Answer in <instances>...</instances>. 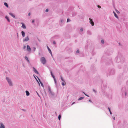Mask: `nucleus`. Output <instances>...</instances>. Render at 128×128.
Instances as JSON below:
<instances>
[{"label": "nucleus", "mask_w": 128, "mask_h": 128, "mask_svg": "<svg viewBox=\"0 0 128 128\" xmlns=\"http://www.w3.org/2000/svg\"><path fill=\"white\" fill-rule=\"evenodd\" d=\"M64 24V20L62 19H60L59 22V24L60 26H62Z\"/></svg>", "instance_id": "1"}, {"label": "nucleus", "mask_w": 128, "mask_h": 128, "mask_svg": "<svg viewBox=\"0 0 128 128\" xmlns=\"http://www.w3.org/2000/svg\"><path fill=\"white\" fill-rule=\"evenodd\" d=\"M40 61L43 64H44L46 63V61L44 57L41 58L40 59Z\"/></svg>", "instance_id": "2"}, {"label": "nucleus", "mask_w": 128, "mask_h": 128, "mask_svg": "<svg viewBox=\"0 0 128 128\" xmlns=\"http://www.w3.org/2000/svg\"><path fill=\"white\" fill-rule=\"evenodd\" d=\"M6 80H7L10 86H11L12 85V84L10 80L8 78H6Z\"/></svg>", "instance_id": "3"}, {"label": "nucleus", "mask_w": 128, "mask_h": 128, "mask_svg": "<svg viewBox=\"0 0 128 128\" xmlns=\"http://www.w3.org/2000/svg\"><path fill=\"white\" fill-rule=\"evenodd\" d=\"M89 20H90V23L92 26H94V23L93 21L91 19V18H89Z\"/></svg>", "instance_id": "4"}, {"label": "nucleus", "mask_w": 128, "mask_h": 128, "mask_svg": "<svg viewBox=\"0 0 128 128\" xmlns=\"http://www.w3.org/2000/svg\"><path fill=\"white\" fill-rule=\"evenodd\" d=\"M29 39L28 37V36H27L25 38L23 39V42H26L28 40H29Z\"/></svg>", "instance_id": "5"}, {"label": "nucleus", "mask_w": 128, "mask_h": 128, "mask_svg": "<svg viewBox=\"0 0 128 128\" xmlns=\"http://www.w3.org/2000/svg\"><path fill=\"white\" fill-rule=\"evenodd\" d=\"M21 24H22V26H21V27L23 28L24 29H26V27L25 25L23 23H21Z\"/></svg>", "instance_id": "6"}, {"label": "nucleus", "mask_w": 128, "mask_h": 128, "mask_svg": "<svg viewBox=\"0 0 128 128\" xmlns=\"http://www.w3.org/2000/svg\"><path fill=\"white\" fill-rule=\"evenodd\" d=\"M9 14L10 16H11L13 18H16L14 15L13 14L10 12L9 13Z\"/></svg>", "instance_id": "7"}, {"label": "nucleus", "mask_w": 128, "mask_h": 128, "mask_svg": "<svg viewBox=\"0 0 128 128\" xmlns=\"http://www.w3.org/2000/svg\"><path fill=\"white\" fill-rule=\"evenodd\" d=\"M113 13L114 14V16L118 19H119L118 17L117 16L116 13L114 11L113 12Z\"/></svg>", "instance_id": "8"}, {"label": "nucleus", "mask_w": 128, "mask_h": 128, "mask_svg": "<svg viewBox=\"0 0 128 128\" xmlns=\"http://www.w3.org/2000/svg\"><path fill=\"white\" fill-rule=\"evenodd\" d=\"M21 33L22 37H24L25 36V33L23 31H22L21 32Z\"/></svg>", "instance_id": "9"}, {"label": "nucleus", "mask_w": 128, "mask_h": 128, "mask_svg": "<svg viewBox=\"0 0 128 128\" xmlns=\"http://www.w3.org/2000/svg\"><path fill=\"white\" fill-rule=\"evenodd\" d=\"M33 70L34 71L36 74H38V72L37 70L36 69L34 68H33Z\"/></svg>", "instance_id": "10"}, {"label": "nucleus", "mask_w": 128, "mask_h": 128, "mask_svg": "<svg viewBox=\"0 0 128 128\" xmlns=\"http://www.w3.org/2000/svg\"><path fill=\"white\" fill-rule=\"evenodd\" d=\"M5 18L7 20V21L8 22H10V20L8 16H6L5 17Z\"/></svg>", "instance_id": "11"}, {"label": "nucleus", "mask_w": 128, "mask_h": 128, "mask_svg": "<svg viewBox=\"0 0 128 128\" xmlns=\"http://www.w3.org/2000/svg\"><path fill=\"white\" fill-rule=\"evenodd\" d=\"M87 34L89 35H91L92 34V33L89 30H88L87 31Z\"/></svg>", "instance_id": "12"}, {"label": "nucleus", "mask_w": 128, "mask_h": 128, "mask_svg": "<svg viewBox=\"0 0 128 128\" xmlns=\"http://www.w3.org/2000/svg\"><path fill=\"white\" fill-rule=\"evenodd\" d=\"M0 128H5L4 126L2 124H1Z\"/></svg>", "instance_id": "13"}, {"label": "nucleus", "mask_w": 128, "mask_h": 128, "mask_svg": "<svg viewBox=\"0 0 128 128\" xmlns=\"http://www.w3.org/2000/svg\"><path fill=\"white\" fill-rule=\"evenodd\" d=\"M4 4L7 8H8V6L7 3L5 2H4Z\"/></svg>", "instance_id": "14"}, {"label": "nucleus", "mask_w": 128, "mask_h": 128, "mask_svg": "<svg viewBox=\"0 0 128 128\" xmlns=\"http://www.w3.org/2000/svg\"><path fill=\"white\" fill-rule=\"evenodd\" d=\"M26 95L27 96H28L30 94V93H29V92L28 91H26Z\"/></svg>", "instance_id": "15"}, {"label": "nucleus", "mask_w": 128, "mask_h": 128, "mask_svg": "<svg viewBox=\"0 0 128 128\" xmlns=\"http://www.w3.org/2000/svg\"><path fill=\"white\" fill-rule=\"evenodd\" d=\"M48 50L49 52L51 54L52 56V52H51V50H50V48H48Z\"/></svg>", "instance_id": "16"}, {"label": "nucleus", "mask_w": 128, "mask_h": 128, "mask_svg": "<svg viewBox=\"0 0 128 128\" xmlns=\"http://www.w3.org/2000/svg\"><path fill=\"white\" fill-rule=\"evenodd\" d=\"M25 59L28 62H30V61L28 60V58L27 56H25Z\"/></svg>", "instance_id": "17"}, {"label": "nucleus", "mask_w": 128, "mask_h": 128, "mask_svg": "<svg viewBox=\"0 0 128 128\" xmlns=\"http://www.w3.org/2000/svg\"><path fill=\"white\" fill-rule=\"evenodd\" d=\"M48 92L52 94V92L50 88H49L48 89Z\"/></svg>", "instance_id": "18"}, {"label": "nucleus", "mask_w": 128, "mask_h": 128, "mask_svg": "<svg viewBox=\"0 0 128 128\" xmlns=\"http://www.w3.org/2000/svg\"><path fill=\"white\" fill-rule=\"evenodd\" d=\"M3 15V13L1 11H0V16H2Z\"/></svg>", "instance_id": "19"}, {"label": "nucleus", "mask_w": 128, "mask_h": 128, "mask_svg": "<svg viewBox=\"0 0 128 128\" xmlns=\"http://www.w3.org/2000/svg\"><path fill=\"white\" fill-rule=\"evenodd\" d=\"M38 80H39L40 82V83L41 84L42 86L43 87L44 86H43V84L41 82L40 79L39 78H38Z\"/></svg>", "instance_id": "20"}, {"label": "nucleus", "mask_w": 128, "mask_h": 128, "mask_svg": "<svg viewBox=\"0 0 128 128\" xmlns=\"http://www.w3.org/2000/svg\"><path fill=\"white\" fill-rule=\"evenodd\" d=\"M84 98V97H81L80 98L78 99V100H82Z\"/></svg>", "instance_id": "21"}, {"label": "nucleus", "mask_w": 128, "mask_h": 128, "mask_svg": "<svg viewBox=\"0 0 128 128\" xmlns=\"http://www.w3.org/2000/svg\"><path fill=\"white\" fill-rule=\"evenodd\" d=\"M50 73H51V74L52 76V77L53 78H55L53 74H52V72L51 71V72H50Z\"/></svg>", "instance_id": "22"}, {"label": "nucleus", "mask_w": 128, "mask_h": 128, "mask_svg": "<svg viewBox=\"0 0 128 128\" xmlns=\"http://www.w3.org/2000/svg\"><path fill=\"white\" fill-rule=\"evenodd\" d=\"M101 43L102 44H104V41L103 40H101Z\"/></svg>", "instance_id": "23"}, {"label": "nucleus", "mask_w": 128, "mask_h": 128, "mask_svg": "<svg viewBox=\"0 0 128 128\" xmlns=\"http://www.w3.org/2000/svg\"><path fill=\"white\" fill-rule=\"evenodd\" d=\"M80 32H82L83 31V28H81L80 29Z\"/></svg>", "instance_id": "24"}, {"label": "nucleus", "mask_w": 128, "mask_h": 128, "mask_svg": "<svg viewBox=\"0 0 128 128\" xmlns=\"http://www.w3.org/2000/svg\"><path fill=\"white\" fill-rule=\"evenodd\" d=\"M27 50L28 52H30L31 50V48H27Z\"/></svg>", "instance_id": "25"}, {"label": "nucleus", "mask_w": 128, "mask_h": 128, "mask_svg": "<svg viewBox=\"0 0 128 128\" xmlns=\"http://www.w3.org/2000/svg\"><path fill=\"white\" fill-rule=\"evenodd\" d=\"M70 20L68 18L67 20V22H70Z\"/></svg>", "instance_id": "26"}, {"label": "nucleus", "mask_w": 128, "mask_h": 128, "mask_svg": "<svg viewBox=\"0 0 128 128\" xmlns=\"http://www.w3.org/2000/svg\"><path fill=\"white\" fill-rule=\"evenodd\" d=\"M60 78H61V80L62 81H63V82H64V80H63V79L62 78V76H60Z\"/></svg>", "instance_id": "27"}, {"label": "nucleus", "mask_w": 128, "mask_h": 128, "mask_svg": "<svg viewBox=\"0 0 128 128\" xmlns=\"http://www.w3.org/2000/svg\"><path fill=\"white\" fill-rule=\"evenodd\" d=\"M61 118V116L60 115H59L58 117V118L59 120H60Z\"/></svg>", "instance_id": "28"}, {"label": "nucleus", "mask_w": 128, "mask_h": 128, "mask_svg": "<svg viewBox=\"0 0 128 128\" xmlns=\"http://www.w3.org/2000/svg\"><path fill=\"white\" fill-rule=\"evenodd\" d=\"M116 12L118 13V14H119L120 13V12H119V11L118 10H116Z\"/></svg>", "instance_id": "29"}, {"label": "nucleus", "mask_w": 128, "mask_h": 128, "mask_svg": "<svg viewBox=\"0 0 128 128\" xmlns=\"http://www.w3.org/2000/svg\"><path fill=\"white\" fill-rule=\"evenodd\" d=\"M76 15V13H74L73 14H72V16H75Z\"/></svg>", "instance_id": "30"}, {"label": "nucleus", "mask_w": 128, "mask_h": 128, "mask_svg": "<svg viewBox=\"0 0 128 128\" xmlns=\"http://www.w3.org/2000/svg\"><path fill=\"white\" fill-rule=\"evenodd\" d=\"M97 6L99 8H101V6L99 5H98Z\"/></svg>", "instance_id": "31"}, {"label": "nucleus", "mask_w": 128, "mask_h": 128, "mask_svg": "<svg viewBox=\"0 0 128 128\" xmlns=\"http://www.w3.org/2000/svg\"><path fill=\"white\" fill-rule=\"evenodd\" d=\"M48 9H46V10H45V12H48Z\"/></svg>", "instance_id": "32"}, {"label": "nucleus", "mask_w": 128, "mask_h": 128, "mask_svg": "<svg viewBox=\"0 0 128 128\" xmlns=\"http://www.w3.org/2000/svg\"><path fill=\"white\" fill-rule=\"evenodd\" d=\"M62 86H64V82H62Z\"/></svg>", "instance_id": "33"}, {"label": "nucleus", "mask_w": 128, "mask_h": 128, "mask_svg": "<svg viewBox=\"0 0 128 128\" xmlns=\"http://www.w3.org/2000/svg\"><path fill=\"white\" fill-rule=\"evenodd\" d=\"M53 44H56V42L55 41H54L53 42Z\"/></svg>", "instance_id": "34"}, {"label": "nucleus", "mask_w": 128, "mask_h": 128, "mask_svg": "<svg viewBox=\"0 0 128 128\" xmlns=\"http://www.w3.org/2000/svg\"><path fill=\"white\" fill-rule=\"evenodd\" d=\"M27 48H30V46L28 45L27 46Z\"/></svg>", "instance_id": "35"}, {"label": "nucleus", "mask_w": 128, "mask_h": 128, "mask_svg": "<svg viewBox=\"0 0 128 128\" xmlns=\"http://www.w3.org/2000/svg\"><path fill=\"white\" fill-rule=\"evenodd\" d=\"M79 50H77L76 51V53H79Z\"/></svg>", "instance_id": "36"}, {"label": "nucleus", "mask_w": 128, "mask_h": 128, "mask_svg": "<svg viewBox=\"0 0 128 128\" xmlns=\"http://www.w3.org/2000/svg\"><path fill=\"white\" fill-rule=\"evenodd\" d=\"M54 78V80L55 82H56V80L55 78Z\"/></svg>", "instance_id": "37"}, {"label": "nucleus", "mask_w": 128, "mask_h": 128, "mask_svg": "<svg viewBox=\"0 0 128 128\" xmlns=\"http://www.w3.org/2000/svg\"><path fill=\"white\" fill-rule=\"evenodd\" d=\"M34 22V20H33L32 21V23H33Z\"/></svg>", "instance_id": "38"}, {"label": "nucleus", "mask_w": 128, "mask_h": 128, "mask_svg": "<svg viewBox=\"0 0 128 128\" xmlns=\"http://www.w3.org/2000/svg\"><path fill=\"white\" fill-rule=\"evenodd\" d=\"M80 34H81V35H82V34H83V33L82 32H80Z\"/></svg>", "instance_id": "39"}, {"label": "nucleus", "mask_w": 128, "mask_h": 128, "mask_svg": "<svg viewBox=\"0 0 128 128\" xmlns=\"http://www.w3.org/2000/svg\"><path fill=\"white\" fill-rule=\"evenodd\" d=\"M30 13H29L28 14V16H30Z\"/></svg>", "instance_id": "40"}, {"label": "nucleus", "mask_w": 128, "mask_h": 128, "mask_svg": "<svg viewBox=\"0 0 128 128\" xmlns=\"http://www.w3.org/2000/svg\"><path fill=\"white\" fill-rule=\"evenodd\" d=\"M26 46H24V47H23V48H26Z\"/></svg>", "instance_id": "41"}, {"label": "nucleus", "mask_w": 128, "mask_h": 128, "mask_svg": "<svg viewBox=\"0 0 128 128\" xmlns=\"http://www.w3.org/2000/svg\"><path fill=\"white\" fill-rule=\"evenodd\" d=\"M108 109L109 110V111H110V108H108Z\"/></svg>", "instance_id": "42"}, {"label": "nucleus", "mask_w": 128, "mask_h": 128, "mask_svg": "<svg viewBox=\"0 0 128 128\" xmlns=\"http://www.w3.org/2000/svg\"><path fill=\"white\" fill-rule=\"evenodd\" d=\"M74 103H75V102H73V103H72V105L73 104H74Z\"/></svg>", "instance_id": "43"}, {"label": "nucleus", "mask_w": 128, "mask_h": 128, "mask_svg": "<svg viewBox=\"0 0 128 128\" xmlns=\"http://www.w3.org/2000/svg\"><path fill=\"white\" fill-rule=\"evenodd\" d=\"M110 114H112V112H111V111H110Z\"/></svg>", "instance_id": "44"}, {"label": "nucleus", "mask_w": 128, "mask_h": 128, "mask_svg": "<svg viewBox=\"0 0 128 128\" xmlns=\"http://www.w3.org/2000/svg\"><path fill=\"white\" fill-rule=\"evenodd\" d=\"M85 94V95H86V96H88V95H86V94Z\"/></svg>", "instance_id": "45"}, {"label": "nucleus", "mask_w": 128, "mask_h": 128, "mask_svg": "<svg viewBox=\"0 0 128 128\" xmlns=\"http://www.w3.org/2000/svg\"><path fill=\"white\" fill-rule=\"evenodd\" d=\"M93 91H94V92H96V91H95V90H93Z\"/></svg>", "instance_id": "46"}, {"label": "nucleus", "mask_w": 128, "mask_h": 128, "mask_svg": "<svg viewBox=\"0 0 128 128\" xmlns=\"http://www.w3.org/2000/svg\"><path fill=\"white\" fill-rule=\"evenodd\" d=\"M17 34H18V35H17V36H18V34L17 33Z\"/></svg>", "instance_id": "47"}, {"label": "nucleus", "mask_w": 128, "mask_h": 128, "mask_svg": "<svg viewBox=\"0 0 128 128\" xmlns=\"http://www.w3.org/2000/svg\"><path fill=\"white\" fill-rule=\"evenodd\" d=\"M56 36H55L54 37H56Z\"/></svg>", "instance_id": "48"}, {"label": "nucleus", "mask_w": 128, "mask_h": 128, "mask_svg": "<svg viewBox=\"0 0 128 128\" xmlns=\"http://www.w3.org/2000/svg\"><path fill=\"white\" fill-rule=\"evenodd\" d=\"M119 45H120V43H119Z\"/></svg>", "instance_id": "49"}, {"label": "nucleus", "mask_w": 128, "mask_h": 128, "mask_svg": "<svg viewBox=\"0 0 128 128\" xmlns=\"http://www.w3.org/2000/svg\"><path fill=\"white\" fill-rule=\"evenodd\" d=\"M89 101L91 102V101L90 100H89Z\"/></svg>", "instance_id": "50"}, {"label": "nucleus", "mask_w": 128, "mask_h": 128, "mask_svg": "<svg viewBox=\"0 0 128 128\" xmlns=\"http://www.w3.org/2000/svg\"><path fill=\"white\" fill-rule=\"evenodd\" d=\"M114 120H115V117H114Z\"/></svg>", "instance_id": "51"}, {"label": "nucleus", "mask_w": 128, "mask_h": 128, "mask_svg": "<svg viewBox=\"0 0 128 128\" xmlns=\"http://www.w3.org/2000/svg\"><path fill=\"white\" fill-rule=\"evenodd\" d=\"M47 48H49L48 46H47Z\"/></svg>", "instance_id": "52"}]
</instances>
